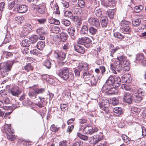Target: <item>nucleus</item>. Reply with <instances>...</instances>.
<instances>
[{"instance_id":"nucleus-1","label":"nucleus","mask_w":146,"mask_h":146,"mask_svg":"<svg viewBox=\"0 0 146 146\" xmlns=\"http://www.w3.org/2000/svg\"><path fill=\"white\" fill-rule=\"evenodd\" d=\"M121 84V79L119 77H115L112 75L110 76L107 80L105 84L102 87V90L105 91L109 87H118Z\"/></svg>"},{"instance_id":"nucleus-2","label":"nucleus","mask_w":146,"mask_h":146,"mask_svg":"<svg viewBox=\"0 0 146 146\" xmlns=\"http://www.w3.org/2000/svg\"><path fill=\"white\" fill-rule=\"evenodd\" d=\"M99 105L102 110L101 112L104 113L105 117L107 118H110L111 115L109 111V101L106 99H102L101 102H99Z\"/></svg>"},{"instance_id":"nucleus-3","label":"nucleus","mask_w":146,"mask_h":146,"mask_svg":"<svg viewBox=\"0 0 146 146\" xmlns=\"http://www.w3.org/2000/svg\"><path fill=\"white\" fill-rule=\"evenodd\" d=\"M68 68H64L60 70L59 75L61 78L67 82H70L74 79V76L73 73L69 72Z\"/></svg>"},{"instance_id":"nucleus-4","label":"nucleus","mask_w":146,"mask_h":146,"mask_svg":"<svg viewBox=\"0 0 146 146\" xmlns=\"http://www.w3.org/2000/svg\"><path fill=\"white\" fill-rule=\"evenodd\" d=\"M115 61L114 64H110V69L113 73L118 75H120V74L122 73V70H125V68H127L126 67L123 66V63Z\"/></svg>"},{"instance_id":"nucleus-5","label":"nucleus","mask_w":146,"mask_h":146,"mask_svg":"<svg viewBox=\"0 0 146 146\" xmlns=\"http://www.w3.org/2000/svg\"><path fill=\"white\" fill-rule=\"evenodd\" d=\"M11 62L10 64L6 63H0V72L3 77H6L11 70L12 66L14 63Z\"/></svg>"},{"instance_id":"nucleus-6","label":"nucleus","mask_w":146,"mask_h":146,"mask_svg":"<svg viewBox=\"0 0 146 146\" xmlns=\"http://www.w3.org/2000/svg\"><path fill=\"white\" fill-rule=\"evenodd\" d=\"M117 59L118 60L117 61H119L123 63V66L126 67L127 68H125V70L126 71H128L130 69L129 61L127 59L126 57L123 52H120L117 54Z\"/></svg>"},{"instance_id":"nucleus-7","label":"nucleus","mask_w":146,"mask_h":146,"mask_svg":"<svg viewBox=\"0 0 146 146\" xmlns=\"http://www.w3.org/2000/svg\"><path fill=\"white\" fill-rule=\"evenodd\" d=\"M146 94L145 90L143 88H140L136 90L133 92L134 102L136 103L140 102Z\"/></svg>"},{"instance_id":"nucleus-8","label":"nucleus","mask_w":146,"mask_h":146,"mask_svg":"<svg viewBox=\"0 0 146 146\" xmlns=\"http://www.w3.org/2000/svg\"><path fill=\"white\" fill-rule=\"evenodd\" d=\"M45 91L44 88H38L35 86L33 87L29 91L28 95L30 98L35 99L38 94H42Z\"/></svg>"},{"instance_id":"nucleus-9","label":"nucleus","mask_w":146,"mask_h":146,"mask_svg":"<svg viewBox=\"0 0 146 146\" xmlns=\"http://www.w3.org/2000/svg\"><path fill=\"white\" fill-rule=\"evenodd\" d=\"M104 138L103 134L100 132L99 134L90 137L88 139V141L90 143L95 145L103 139Z\"/></svg>"},{"instance_id":"nucleus-10","label":"nucleus","mask_w":146,"mask_h":146,"mask_svg":"<svg viewBox=\"0 0 146 146\" xmlns=\"http://www.w3.org/2000/svg\"><path fill=\"white\" fill-rule=\"evenodd\" d=\"M78 43L84 45L86 47L89 48L91 46L92 41L89 38L84 36L78 39Z\"/></svg>"},{"instance_id":"nucleus-11","label":"nucleus","mask_w":146,"mask_h":146,"mask_svg":"<svg viewBox=\"0 0 146 146\" xmlns=\"http://www.w3.org/2000/svg\"><path fill=\"white\" fill-rule=\"evenodd\" d=\"M88 65L87 63H80L78 68L74 70L75 75L77 76H80V74H82L84 70H88Z\"/></svg>"},{"instance_id":"nucleus-12","label":"nucleus","mask_w":146,"mask_h":146,"mask_svg":"<svg viewBox=\"0 0 146 146\" xmlns=\"http://www.w3.org/2000/svg\"><path fill=\"white\" fill-rule=\"evenodd\" d=\"M98 128L96 127L94 128L89 124L87 125L84 128L83 132L85 134L92 135L98 131Z\"/></svg>"},{"instance_id":"nucleus-13","label":"nucleus","mask_w":146,"mask_h":146,"mask_svg":"<svg viewBox=\"0 0 146 146\" xmlns=\"http://www.w3.org/2000/svg\"><path fill=\"white\" fill-rule=\"evenodd\" d=\"M130 23L127 21H122L121 23V28L124 33H129L131 31L129 27Z\"/></svg>"},{"instance_id":"nucleus-14","label":"nucleus","mask_w":146,"mask_h":146,"mask_svg":"<svg viewBox=\"0 0 146 146\" xmlns=\"http://www.w3.org/2000/svg\"><path fill=\"white\" fill-rule=\"evenodd\" d=\"M14 9L18 13H23L27 12L28 9V7L25 4L21 5L16 3Z\"/></svg>"},{"instance_id":"nucleus-15","label":"nucleus","mask_w":146,"mask_h":146,"mask_svg":"<svg viewBox=\"0 0 146 146\" xmlns=\"http://www.w3.org/2000/svg\"><path fill=\"white\" fill-rule=\"evenodd\" d=\"M88 22L90 25L94 26L98 29L100 27V23L99 19L97 18L91 17L88 19Z\"/></svg>"},{"instance_id":"nucleus-16","label":"nucleus","mask_w":146,"mask_h":146,"mask_svg":"<svg viewBox=\"0 0 146 146\" xmlns=\"http://www.w3.org/2000/svg\"><path fill=\"white\" fill-rule=\"evenodd\" d=\"M55 57L57 60H63L66 57V54L61 50H55L54 51Z\"/></svg>"},{"instance_id":"nucleus-17","label":"nucleus","mask_w":146,"mask_h":146,"mask_svg":"<svg viewBox=\"0 0 146 146\" xmlns=\"http://www.w3.org/2000/svg\"><path fill=\"white\" fill-rule=\"evenodd\" d=\"M9 92L12 96H18L21 93L22 91L19 87L15 86L9 90Z\"/></svg>"},{"instance_id":"nucleus-18","label":"nucleus","mask_w":146,"mask_h":146,"mask_svg":"<svg viewBox=\"0 0 146 146\" xmlns=\"http://www.w3.org/2000/svg\"><path fill=\"white\" fill-rule=\"evenodd\" d=\"M123 102L129 104H131L132 101V96L131 94L128 92H125L123 96Z\"/></svg>"},{"instance_id":"nucleus-19","label":"nucleus","mask_w":146,"mask_h":146,"mask_svg":"<svg viewBox=\"0 0 146 146\" xmlns=\"http://www.w3.org/2000/svg\"><path fill=\"white\" fill-rule=\"evenodd\" d=\"M93 72L92 70L90 71L87 70H84L82 72L83 77L85 81L88 80L91 76H93V74L92 75Z\"/></svg>"},{"instance_id":"nucleus-20","label":"nucleus","mask_w":146,"mask_h":146,"mask_svg":"<svg viewBox=\"0 0 146 146\" xmlns=\"http://www.w3.org/2000/svg\"><path fill=\"white\" fill-rule=\"evenodd\" d=\"M37 12L40 14H43L46 10V6L44 4L42 3L37 5L35 9Z\"/></svg>"},{"instance_id":"nucleus-21","label":"nucleus","mask_w":146,"mask_h":146,"mask_svg":"<svg viewBox=\"0 0 146 146\" xmlns=\"http://www.w3.org/2000/svg\"><path fill=\"white\" fill-rule=\"evenodd\" d=\"M64 16L65 17L70 18L74 21H76L78 18L77 17L73 16L72 13L69 11H66L64 12Z\"/></svg>"},{"instance_id":"nucleus-22","label":"nucleus","mask_w":146,"mask_h":146,"mask_svg":"<svg viewBox=\"0 0 146 146\" xmlns=\"http://www.w3.org/2000/svg\"><path fill=\"white\" fill-rule=\"evenodd\" d=\"M75 50L78 52L83 54L85 52V49L84 47L80 45H75L74 46Z\"/></svg>"},{"instance_id":"nucleus-23","label":"nucleus","mask_w":146,"mask_h":146,"mask_svg":"<svg viewBox=\"0 0 146 146\" xmlns=\"http://www.w3.org/2000/svg\"><path fill=\"white\" fill-rule=\"evenodd\" d=\"M88 24L85 23L82 25L80 31L82 35H87L88 34L89 28L88 27Z\"/></svg>"},{"instance_id":"nucleus-24","label":"nucleus","mask_w":146,"mask_h":146,"mask_svg":"<svg viewBox=\"0 0 146 146\" xmlns=\"http://www.w3.org/2000/svg\"><path fill=\"white\" fill-rule=\"evenodd\" d=\"M48 22L51 24L59 25L60 24V22L58 20L52 17H50L48 19Z\"/></svg>"},{"instance_id":"nucleus-25","label":"nucleus","mask_w":146,"mask_h":146,"mask_svg":"<svg viewBox=\"0 0 146 146\" xmlns=\"http://www.w3.org/2000/svg\"><path fill=\"white\" fill-rule=\"evenodd\" d=\"M102 27H106L108 24V18L106 16L102 17L100 19Z\"/></svg>"},{"instance_id":"nucleus-26","label":"nucleus","mask_w":146,"mask_h":146,"mask_svg":"<svg viewBox=\"0 0 146 146\" xmlns=\"http://www.w3.org/2000/svg\"><path fill=\"white\" fill-rule=\"evenodd\" d=\"M116 87H113L112 86L109 87V88L106 90H107L106 92L107 94L108 95H111L115 94V88ZM105 91H106V90Z\"/></svg>"},{"instance_id":"nucleus-27","label":"nucleus","mask_w":146,"mask_h":146,"mask_svg":"<svg viewBox=\"0 0 146 146\" xmlns=\"http://www.w3.org/2000/svg\"><path fill=\"white\" fill-rule=\"evenodd\" d=\"M45 46V42L44 41L38 42L36 46L40 50H42Z\"/></svg>"},{"instance_id":"nucleus-28","label":"nucleus","mask_w":146,"mask_h":146,"mask_svg":"<svg viewBox=\"0 0 146 146\" xmlns=\"http://www.w3.org/2000/svg\"><path fill=\"white\" fill-rule=\"evenodd\" d=\"M113 111L117 115H121L123 113L122 109L121 107H115L113 109Z\"/></svg>"},{"instance_id":"nucleus-29","label":"nucleus","mask_w":146,"mask_h":146,"mask_svg":"<svg viewBox=\"0 0 146 146\" xmlns=\"http://www.w3.org/2000/svg\"><path fill=\"white\" fill-rule=\"evenodd\" d=\"M97 29L96 28H95L92 26H90L89 28V31L91 35H94L97 33Z\"/></svg>"},{"instance_id":"nucleus-30","label":"nucleus","mask_w":146,"mask_h":146,"mask_svg":"<svg viewBox=\"0 0 146 146\" xmlns=\"http://www.w3.org/2000/svg\"><path fill=\"white\" fill-rule=\"evenodd\" d=\"M92 77L90 80L91 85L92 86H95L97 84L98 78L97 77H95L93 75Z\"/></svg>"},{"instance_id":"nucleus-31","label":"nucleus","mask_w":146,"mask_h":146,"mask_svg":"<svg viewBox=\"0 0 146 146\" xmlns=\"http://www.w3.org/2000/svg\"><path fill=\"white\" fill-rule=\"evenodd\" d=\"M51 29L52 33L56 34L58 33L60 31L59 27L54 25L51 26Z\"/></svg>"},{"instance_id":"nucleus-32","label":"nucleus","mask_w":146,"mask_h":146,"mask_svg":"<svg viewBox=\"0 0 146 146\" xmlns=\"http://www.w3.org/2000/svg\"><path fill=\"white\" fill-rule=\"evenodd\" d=\"M141 20L139 19H133L132 21V23L135 27H137L141 25Z\"/></svg>"},{"instance_id":"nucleus-33","label":"nucleus","mask_w":146,"mask_h":146,"mask_svg":"<svg viewBox=\"0 0 146 146\" xmlns=\"http://www.w3.org/2000/svg\"><path fill=\"white\" fill-rule=\"evenodd\" d=\"M94 13L96 16L97 17H100L102 14V9L100 8H96L94 10Z\"/></svg>"},{"instance_id":"nucleus-34","label":"nucleus","mask_w":146,"mask_h":146,"mask_svg":"<svg viewBox=\"0 0 146 146\" xmlns=\"http://www.w3.org/2000/svg\"><path fill=\"white\" fill-rule=\"evenodd\" d=\"M113 36L114 37L121 40L124 38L125 37V35H123L118 32L114 33Z\"/></svg>"},{"instance_id":"nucleus-35","label":"nucleus","mask_w":146,"mask_h":146,"mask_svg":"<svg viewBox=\"0 0 146 146\" xmlns=\"http://www.w3.org/2000/svg\"><path fill=\"white\" fill-rule=\"evenodd\" d=\"M23 46L24 47H29L31 44V42L27 39H24L22 42Z\"/></svg>"},{"instance_id":"nucleus-36","label":"nucleus","mask_w":146,"mask_h":146,"mask_svg":"<svg viewBox=\"0 0 146 146\" xmlns=\"http://www.w3.org/2000/svg\"><path fill=\"white\" fill-rule=\"evenodd\" d=\"M67 31L70 36H73L75 32V29L74 27H70L67 29Z\"/></svg>"},{"instance_id":"nucleus-37","label":"nucleus","mask_w":146,"mask_h":146,"mask_svg":"<svg viewBox=\"0 0 146 146\" xmlns=\"http://www.w3.org/2000/svg\"><path fill=\"white\" fill-rule=\"evenodd\" d=\"M60 35L61 41L65 42L67 38V34L65 33H62L60 34Z\"/></svg>"},{"instance_id":"nucleus-38","label":"nucleus","mask_w":146,"mask_h":146,"mask_svg":"<svg viewBox=\"0 0 146 146\" xmlns=\"http://www.w3.org/2000/svg\"><path fill=\"white\" fill-rule=\"evenodd\" d=\"M43 65L46 68L49 69L51 66V63L49 60H46L44 62Z\"/></svg>"},{"instance_id":"nucleus-39","label":"nucleus","mask_w":146,"mask_h":146,"mask_svg":"<svg viewBox=\"0 0 146 146\" xmlns=\"http://www.w3.org/2000/svg\"><path fill=\"white\" fill-rule=\"evenodd\" d=\"M114 12L113 9H110L107 11V14L110 19H112L113 18Z\"/></svg>"},{"instance_id":"nucleus-40","label":"nucleus","mask_w":146,"mask_h":146,"mask_svg":"<svg viewBox=\"0 0 146 146\" xmlns=\"http://www.w3.org/2000/svg\"><path fill=\"white\" fill-rule=\"evenodd\" d=\"M61 23L62 24L67 27L70 26L71 24L70 21L66 19H62Z\"/></svg>"},{"instance_id":"nucleus-41","label":"nucleus","mask_w":146,"mask_h":146,"mask_svg":"<svg viewBox=\"0 0 146 146\" xmlns=\"http://www.w3.org/2000/svg\"><path fill=\"white\" fill-rule=\"evenodd\" d=\"M145 58V56L142 53L138 54L137 55L136 59L137 61L140 62L143 60Z\"/></svg>"},{"instance_id":"nucleus-42","label":"nucleus","mask_w":146,"mask_h":146,"mask_svg":"<svg viewBox=\"0 0 146 146\" xmlns=\"http://www.w3.org/2000/svg\"><path fill=\"white\" fill-rule=\"evenodd\" d=\"M143 8V7L141 5L136 6L134 7V10L136 13H138L141 11Z\"/></svg>"},{"instance_id":"nucleus-43","label":"nucleus","mask_w":146,"mask_h":146,"mask_svg":"<svg viewBox=\"0 0 146 146\" xmlns=\"http://www.w3.org/2000/svg\"><path fill=\"white\" fill-rule=\"evenodd\" d=\"M129 77H130V76L129 74L128 75H125L124 76L122 77V80H123L124 82L129 83L131 81Z\"/></svg>"},{"instance_id":"nucleus-44","label":"nucleus","mask_w":146,"mask_h":146,"mask_svg":"<svg viewBox=\"0 0 146 146\" xmlns=\"http://www.w3.org/2000/svg\"><path fill=\"white\" fill-rule=\"evenodd\" d=\"M15 20L17 21L18 23H22L24 22V19L23 17L21 16H18L15 17Z\"/></svg>"},{"instance_id":"nucleus-45","label":"nucleus","mask_w":146,"mask_h":146,"mask_svg":"<svg viewBox=\"0 0 146 146\" xmlns=\"http://www.w3.org/2000/svg\"><path fill=\"white\" fill-rule=\"evenodd\" d=\"M24 69L27 72H29L33 69V68L30 63H28L24 67Z\"/></svg>"},{"instance_id":"nucleus-46","label":"nucleus","mask_w":146,"mask_h":146,"mask_svg":"<svg viewBox=\"0 0 146 146\" xmlns=\"http://www.w3.org/2000/svg\"><path fill=\"white\" fill-rule=\"evenodd\" d=\"M29 39L31 40V43H35L37 40L38 37L37 35H34L33 36H29Z\"/></svg>"},{"instance_id":"nucleus-47","label":"nucleus","mask_w":146,"mask_h":146,"mask_svg":"<svg viewBox=\"0 0 146 146\" xmlns=\"http://www.w3.org/2000/svg\"><path fill=\"white\" fill-rule=\"evenodd\" d=\"M121 137L124 142L127 143H129L130 140V138H129L126 135L123 134L121 136Z\"/></svg>"},{"instance_id":"nucleus-48","label":"nucleus","mask_w":146,"mask_h":146,"mask_svg":"<svg viewBox=\"0 0 146 146\" xmlns=\"http://www.w3.org/2000/svg\"><path fill=\"white\" fill-rule=\"evenodd\" d=\"M11 40V37L10 35L7 34L5 35V38L2 44H5L7 43H8Z\"/></svg>"},{"instance_id":"nucleus-49","label":"nucleus","mask_w":146,"mask_h":146,"mask_svg":"<svg viewBox=\"0 0 146 146\" xmlns=\"http://www.w3.org/2000/svg\"><path fill=\"white\" fill-rule=\"evenodd\" d=\"M83 142L80 140H78L74 143L71 146H83Z\"/></svg>"},{"instance_id":"nucleus-50","label":"nucleus","mask_w":146,"mask_h":146,"mask_svg":"<svg viewBox=\"0 0 146 146\" xmlns=\"http://www.w3.org/2000/svg\"><path fill=\"white\" fill-rule=\"evenodd\" d=\"M78 5L81 8H84L85 6V2L84 0H78Z\"/></svg>"},{"instance_id":"nucleus-51","label":"nucleus","mask_w":146,"mask_h":146,"mask_svg":"<svg viewBox=\"0 0 146 146\" xmlns=\"http://www.w3.org/2000/svg\"><path fill=\"white\" fill-rule=\"evenodd\" d=\"M141 110L140 108H139L133 107L131 108L132 112L136 114H138Z\"/></svg>"},{"instance_id":"nucleus-52","label":"nucleus","mask_w":146,"mask_h":146,"mask_svg":"<svg viewBox=\"0 0 146 146\" xmlns=\"http://www.w3.org/2000/svg\"><path fill=\"white\" fill-rule=\"evenodd\" d=\"M36 31L38 34L45 35L46 33V31L42 28H38Z\"/></svg>"},{"instance_id":"nucleus-53","label":"nucleus","mask_w":146,"mask_h":146,"mask_svg":"<svg viewBox=\"0 0 146 146\" xmlns=\"http://www.w3.org/2000/svg\"><path fill=\"white\" fill-rule=\"evenodd\" d=\"M36 20L38 24L41 25L44 24L46 22V20L45 18L37 19Z\"/></svg>"},{"instance_id":"nucleus-54","label":"nucleus","mask_w":146,"mask_h":146,"mask_svg":"<svg viewBox=\"0 0 146 146\" xmlns=\"http://www.w3.org/2000/svg\"><path fill=\"white\" fill-rule=\"evenodd\" d=\"M60 128V127H57V126H56L52 124L51 125L50 129L52 132H54L57 131Z\"/></svg>"},{"instance_id":"nucleus-55","label":"nucleus","mask_w":146,"mask_h":146,"mask_svg":"<svg viewBox=\"0 0 146 146\" xmlns=\"http://www.w3.org/2000/svg\"><path fill=\"white\" fill-rule=\"evenodd\" d=\"M88 15V11L87 10H83L81 11V14H80V16L81 17H86Z\"/></svg>"},{"instance_id":"nucleus-56","label":"nucleus","mask_w":146,"mask_h":146,"mask_svg":"<svg viewBox=\"0 0 146 146\" xmlns=\"http://www.w3.org/2000/svg\"><path fill=\"white\" fill-rule=\"evenodd\" d=\"M77 135L80 138L83 140H86L88 139V137L87 136L81 134L80 133H78Z\"/></svg>"},{"instance_id":"nucleus-57","label":"nucleus","mask_w":146,"mask_h":146,"mask_svg":"<svg viewBox=\"0 0 146 146\" xmlns=\"http://www.w3.org/2000/svg\"><path fill=\"white\" fill-rule=\"evenodd\" d=\"M119 103L118 100L116 98H113L111 99V103L113 106L117 105Z\"/></svg>"},{"instance_id":"nucleus-58","label":"nucleus","mask_w":146,"mask_h":146,"mask_svg":"<svg viewBox=\"0 0 146 146\" xmlns=\"http://www.w3.org/2000/svg\"><path fill=\"white\" fill-rule=\"evenodd\" d=\"M108 4L109 7H113L115 5V1L114 0H109Z\"/></svg>"},{"instance_id":"nucleus-59","label":"nucleus","mask_w":146,"mask_h":146,"mask_svg":"<svg viewBox=\"0 0 146 146\" xmlns=\"http://www.w3.org/2000/svg\"><path fill=\"white\" fill-rule=\"evenodd\" d=\"M30 53L34 55H37L38 54L41 53V52L36 49H33L30 51Z\"/></svg>"},{"instance_id":"nucleus-60","label":"nucleus","mask_w":146,"mask_h":146,"mask_svg":"<svg viewBox=\"0 0 146 146\" xmlns=\"http://www.w3.org/2000/svg\"><path fill=\"white\" fill-rule=\"evenodd\" d=\"M93 4L95 8H98L100 5V2L97 0H93Z\"/></svg>"},{"instance_id":"nucleus-61","label":"nucleus","mask_w":146,"mask_h":146,"mask_svg":"<svg viewBox=\"0 0 146 146\" xmlns=\"http://www.w3.org/2000/svg\"><path fill=\"white\" fill-rule=\"evenodd\" d=\"M119 49V47L118 46H117L115 48L112 49L110 50V56L113 57V55L115 52Z\"/></svg>"},{"instance_id":"nucleus-62","label":"nucleus","mask_w":146,"mask_h":146,"mask_svg":"<svg viewBox=\"0 0 146 146\" xmlns=\"http://www.w3.org/2000/svg\"><path fill=\"white\" fill-rule=\"evenodd\" d=\"M73 11L75 14L80 16L81 13V10L79 8H75L74 9Z\"/></svg>"},{"instance_id":"nucleus-63","label":"nucleus","mask_w":146,"mask_h":146,"mask_svg":"<svg viewBox=\"0 0 146 146\" xmlns=\"http://www.w3.org/2000/svg\"><path fill=\"white\" fill-rule=\"evenodd\" d=\"M15 1H13L8 3L9 8L11 9H12L15 6Z\"/></svg>"},{"instance_id":"nucleus-64","label":"nucleus","mask_w":146,"mask_h":146,"mask_svg":"<svg viewBox=\"0 0 146 146\" xmlns=\"http://www.w3.org/2000/svg\"><path fill=\"white\" fill-rule=\"evenodd\" d=\"M61 3L62 6L65 8H67L69 6V4L66 1H62L61 2Z\"/></svg>"}]
</instances>
